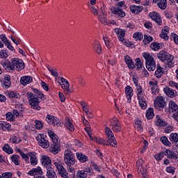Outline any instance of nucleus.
<instances>
[{"instance_id": "obj_54", "label": "nucleus", "mask_w": 178, "mask_h": 178, "mask_svg": "<svg viewBox=\"0 0 178 178\" xmlns=\"http://www.w3.org/2000/svg\"><path fill=\"white\" fill-rule=\"evenodd\" d=\"M103 40L105 42L106 46L107 47V48H108V49L112 48V43H111V41H109V39H108V38L104 37Z\"/></svg>"}, {"instance_id": "obj_7", "label": "nucleus", "mask_w": 178, "mask_h": 178, "mask_svg": "<svg viewBox=\"0 0 178 178\" xmlns=\"http://www.w3.org/2000/svg\"><path fill=\"white\" fill-rule=\"evenodd\" d=\"M154 106L156 111H159V112L163 111V109H165V107L166 106L165 98L162 96L157 97V99L154 101Z\"/></svg>"}, {"instance_id": "obj_29", "label": "nucleus", "mask_w": 178, "mask_h": 178, "mask_svg": "<svg viewBox=\"0 0 178 178\" xmlns=\"http://www.w3.org/2000/svg\"><path fill=\"white\" fill-rule=\"evenodd\" d=\"M10 127L12 125L9 123H6L5 121H0V129L3 131L8 130V131H10Z\"/></svg>"}, {"instance_id": "obj_51", "label": "nucleus", "mask_w": 178, "mask_h": 178, "mask_svg": "<svg viewBox=\"0 0 178 178\" xmlns=\"http://www.w3.org/2000/svg\"><path fill=\"white\" fill-rule=\"evenodd\" d=\"M44 124H42V122L40 120H35V129L36 130H41L42 129V127Z\"/></svg>"}, {"instance_id": "obj_25", "label": "nucleus", "mask_w": 178, "mask_h": 178, "mask_svg": "<svg viewBox=\"0 0 178 178\" xmlns=\"http://www.w3.org/2000/svg\"><path fill=\"white\" fill-rule=\"evenodd\" d=\"M33 81V77L30 76H22L20 79V83L22 86H27V84H30Z\"/></svg>"}, {"instance_id": "obj_60", "label": "nucleus", "mask_w": 178, "mask_h": 178, "mask_svg": "<svg viewBox=\"0 0 178 178\" xmlns=\"http://www.w3.org/2000/svg\"><path fill=\"white\" fill-rule=\"evenodd\" d=\"M77 80L80 86H86V81H84V78H82L81 76H78Z\"/></svg>"}, {"instance_id": "obj_14", "label": "nucleus", "mask_w": 178, "mask_h": 178, "mask_svg": "<svg viewBox=\"0 0 178 178\" xmlns=\"http://www.w3.org/2000/svg\"><path fill=\"white\" fill-rule=\"evenodd\" d=\"M163 91L168 97H170V98H175L177 97V92L168 86L163 88Z\"/></svg>"}, {"instance_id": "obj_3", "label": "nucleus", "mask_w": 178, "mask_h": 178, "mask_svg": "<svg viewBox=\"0 0 178 178\" xmlns=\"http://www.w3.org/2000/svg\"><path fill=\"white\" fill-rule=\"evenodd\" d=\"M156 56L161 62H165L168 67H173V56L168 51L161 50L157 53Z\"/></svg>"}, {"instance_id": "obj_31", "label": "nucleus", "mask_w": 178, "mask_h": 178, "mask_svg": "<svg viewBox=\"0 0 178 178\" xmlns=\"http://www.w3.org/2000/svg\"><path fill=\"white\" fill-rule=\"evenodd\" d=\"M169 112H177L178 111V106L177 104L173 101H170L169 102Z\"/></svg>"}, {"instance_id": "obj_4", "label": "nucleus", "mask_w": 178, "mask_h": 178, "mask_svg": "<svg viewBox=\"0 0 178 178\" xmlns=\"http://www.w3.org/2000/svg\"><path fill=\"white\" fill-rule=\"evenodd\" d=\"M143 58L145 59V65L149 72H154L156 69V65L154 57L150 54L144 52L143 54Z\"/></svg>"}, {"instance_id": "obj_23", "label": "nucleus", "mask_w": 178, "mask_h": 178, "mask_svg": "<svg viewBox=\"0 0 178 178\" xmlns=\"http://www.w3.org/2000/svg\"><path fill=\"white\" fill-rule=\"evenodd\" d=\"M1 66L6 70H13V67H12V60L10 61L8 59L2 60L1 63Z\"/></svg>"}, {"instance_id": "obj_41", "label": "nucleus", "mask_w": 178, "mask_h": 178, "mask_svg": "<svg viewBox=\"0 0 178 178\" xmlns=\"http://www.w3.org/2000/svg\"><path fill=\"white\" fill-rule=\"evenodd\" d=\"M138 99L139 105L141 109H143V110L147 109V101H145V98L142 97Z\"/></svg>"}, {"instance_id": "obj_15", "label": "nucleus", "mask_w": 178, "mask_h": 178, "mask_svg": "<svg viewBox=\"0 0 178 178\" xmlns=\"http://www.w3.org/2000/svg\"><path fill=\"white\" fill-rule=\"evenodd\" d=\"M149 86L151 87L152 92L154 95H158L159 93V88L158 87V81L155 82L150 81L149 82Z\"/></svg>"}, {"instance_id": "obj_24", "label": "nucleus", "mask_w": 178, "mask_h": 178, "mask_svg": "<svg viewBox=\"0 0 178 178\" xmlns=\"http://www.w3.org/2000/svg\"><path fill=\"white\" fill-rule=\"evenodd\" d=\"M115 33L118 35V40L121 42H123L124 41V35H126V30L124 29H115Z\"/></svg>"}, {"instance_id": "obj_55", "label": "nucleus", "mask_w": 178, "mask_h": 178, "mask_svg": "<svg viewBox=\"0 0 178 178\" xmlns=\"http://www.w3.org/2000/svg\"><path fill=\"white\" fill-rule=\"evenodd\" d=\"M4 45H6V47H7L8 49H10V51H12V52H16L15 47H13V46H12V43L10 41H8V42H7Z\"/></svg>"}, {"instance_id": "obj_53", "label": "nucleus", "mask_w": 178, "mask_h": 178, "mask_svg": "<svg viewBox=\"0 0 178 178\" xmlns=\"http://www.w3.org/2000/svg\"><path fill=\"white\" fill-rule=\"evenodd\" d=\"M49 72H50V73L52 74V76L54 77H58V72L56 71V69L54 68V69H51V67H47Z\"/></svg>"}, {"instance_id": "obj_63", "label": "nucleus", "mask_w": 178, "mask_h": 178, "mask_svg": "<svg viewBox=\"0 0 178 178\" xmlns=\"http://www.w3.org/2000/svg\"><path fill=\"white\" fill-rule=\"evenodd\" d=\"M172 40H174L175 43L178 45V35L176 33H172Z\"/></svg>"}, {"instance_id": "obj_47", "label": "nucleus", "mask_w": 178, "mask_h": 178, "mask_svg": "<svg viewBox=\"0 0 178 178\" xmlns=\"http://www.w3.org/2000/svg\"><path fill=\"white\" fill-rule=\"evenodd\" d=\"M133 38H134L136 41H143V33L141 32H136L134 33Z\"/></svg>"}, {"instance_id": "obj_10", "label": "nucleus", "mask_w": 178, "mask_h": 178, "mask_svg": "<svg viewBox=\"0 0 178 178\" xmlns=\"http://www.w3.org/2000/svg\"><path fill=\"white\" fill-rule=\"evenodd\" d=\"M59 79H60L61 83H63V84L61 85V88L65 90L64 92L65 95H70V94L72 93V90L69 88L70 87V83H69V81H67L66 79L63 77H59L58 80Z\"/></svg>"}, {"instance_id": "obj_40", "label": "nucleus", "mask_w": 178, "mask_h": 178, "mask_svg": "<svg viewBox=\"0 0 178 178\" xmlns=\"http://www.w3.org/2000/svg\"><path fill=\"white\" fill-rule=\"evenodd\" d=\"M88 171L79 170L76 173L77 178H87Z\"/></svg>"}, {"instance_id": "obj_30", "label": "nucleus", "mask_w": 178, "mask_h": 178, "mask_svg": "<svg viewBox=\"0 0 178 178\" xmlns=\"http://www.w3.org/2000/svg\"><path fill=\"white\" fill-rule=\"evenodd\" d=\"M76 158L78 161H79V162H81L82 163H84L85 162H87L88 161V156L80 152L76 153Z\"/></svg>"}, {"instance_id": "obj_38", "label": "nucleus", "mask_w": 178, "mask_h": 178, "mask_svg": "<svg viewBox=\"0 0 178 178\" xmlns=\"http://www.w3.org/2000/svg\"><path fill=\"white\" fill-rule=\"evenodd\" d=\"M164 155H165V156L170 159H175V158H176V153L170 151V149H166L164 152Z\"/></svg>"}, {"instance_id": "obj_58", "label": "nucleus", "mask_w": 178, "mask_h": 178, "mask_svg": "<svg viewBox=\"0 0 178 178\" xmlns=\"http://www.w3.org/2000/svg\"><path fill=\"white\" fill-rule=\"evenodd\" d=\"M0 178H12V172H4L0 175Z\"/></svg>"}, {"instance_id": "obj_16", "label": "nucleus", "mask_w": 178, "mask_h": 178, "mask_svg": "<svg viewBox=\"0 0 178 178\" xmlns=\"http://www.w3.org/2000/svg\"><path fill=\"white\" fill-rule=\"evenodd\" d=\"M49 151L54 155L58 154L60 151V143H52L49 147Z\"/></svg>"}, {"instance_id": "obj_62", "label": "nucleus", "mask_w": 178, "mask_h": 178, "mask_svg": "<svg viewBox=\"0 0 178 178\" xmlns=\"http://www.w3.org/2000/svg\"><path fill=\"white\" fill-rule=\"evenodd\" d=\"M168 173H172V175H175V168L173 167H167L165 169Z\"/></svg>"}, {"instance_id": "obj_11", "label": "nucleus", "mask_w": 178, "mask_h": 178, "mask_svg": "<svg viewBox=\"0 0 178 178\" xmlns=\"http://www.w3.org/2000/svg\"><path fill=\"white\" fill-rule=\"evenodd\" d=\"M149 17L150 19H152V20L155 22L158 26H162V18H161L159 13L156 12L150 13L149 14Z\"/></svg>"}, {"instance_id": "obj_36", "label": "nucleus", "mask_w": 178, "mask_h": 178, "mask_svg": "<svg viewBox=\"0 0 178 178\" xmlns=\"http://www.w3.org/2000/svg\"><path fill=\"white\" fill-rule=\"evenodd\" d=\"M65 121V126L66 129L70 131H74V125H73V123H72L69 119H66Z\"/></svg>"}, {"instance_id": "obj_1", "label": "nucleus", "mask_w": 178, "mask_h": 178, "mask_svg": "<svg viewBox=\"0 0 178 178\" xmlns=\"http://www.w3.org/2000/svg\"><path fill=\"white\" fill-rule=\"evenodd\" d=\"M32 90L34 93L31 92H28L26 93L29 104L32 109H35V111H41L40 99H42V101H45L47 97H45V95L42 94V92L40 91V90L37 88H33Z\"/></svg>"}, {"instance_id": "obj_49", "label": "nucleus", "mask_w": 178, "mask_h": 178, "mask_svg": "<svg viewBox=\"0 0 178 178\" xmlns=\"http://www.w3.org/2000/svg\"><path fill=\"white\" fill-rule=\"evenodd\" d=\"M160 140L164 145H170V142L169 141V139H168V137L166 136L161 137Z\"/></svg>"}, {"instance_id": "obj_18", "label": "nucleus", "mask_w": 178, "mask_h": 178, "mask_svg": "<svg viewBox=\"0 0 178 178\" xmlns=\"http://www.w3.org/2000/svg\"><path fill=\"white\" fill-rule=\"evenodd\" d=\"M133 92V88H131L130 86H127L125 88V94L127 95L128 104H130L131 102V98L134 95Z\"/></svg>"}, {"instance_id": "obj_22", "label": "nucleus", "mask_w": 178, "mask_h": 178, "mask_svg": "<svg viewBox=\"0 0 178 178\" xmlns=\"http://www.w3.org/2000/svg\"><path fill=\"white\" fill-rule=\"evenodd\" d=\"M41 162L42 165H43L46 168H51V160L49 156L47 155L42 156Z\"/></svg>"}, {"instance_id": "obj_57", "label": "nucleus", "mask_w": 178, "mask_h": 178, "mask_svg": "<svg viewBox=\"0 0 178 178\" xmlns=\"http://www.w3.org/2000/svg\"><path fill=\"white\" fill-rule=\"evenodd\" d=\"M1 56L0 58H8V56H9V55L8 54V50H1Z\"/></svg>"}, {"instance_id": "obj_28", "label": "nucleus", "mask_w": 178, "mask_h": 178, "mask_svg": "<svg viewBox=\"0 0 178 178\" xmlns=\"http://www.w3.org/2000/svg\"><path fill=\"white\" fill-rule=\"evenodd\" d=\"M156 126H158L159 127H165V126H168V122L161 119V117H159V115H156Z\"/></svg>"}, {"instance_id": "obj_42", "label": "nucleus", "mask_w": 178, "mask_h": 178, "mask_svg": "<svg viewBox=\"0 0 178 178\" xmlns=\"http://www.w3.org/2000/svg\"><path fill=\"white\" fill-rule=\"evenodd\" d=\"M11 161L16 165V166H19L20 163H19V159H20V156L17 154H13L11 157Z\"/></svg>"}, {"instance_id": "obj_48", "label": "nucleus", "mask_w": 178, "mask_h": 178, "mask_svg": "<svg viewBox=\"0 0 178 178\" xmlns=\"http://www.w3.org/2000/svg\"><path fill=\"white\" fill-rule=\"evenodd\" d=\"M135 62H136V66L137 67V70H141V69H143V63L141 61L140 58H137L135 60Z\"/></svg>"}, {"instance_id": "obj_43", "label": "nucleus", "mask_w": 178, "mask_h": 178, "mask_svg": "<svg viewBox=\"0 0 178 178\" xmlns=\"http://www.w3.org/2000/svg\"><path fill=\"white\" fill-rule=\"evenodd\" d=\"M143 163H144V161H143V159L138 160L136 162L138 173H141V172L144 170L143 168Z\"/></svg>"}, {"instance_id": "obj_8", "label": "nucleus", "mask_w": 178, "mask_h": 178, "mask_svg": "<svg viewBox=\"0 0 178 178\" xmlns=\"http://www.w3.org/2000/svg\"><path fill=\"white\" fill-rule=\"evenodd\" d=\"M110 126L111 127V130L115 131V133H120V131H122V125L116 117H114L110 120Z\"/></svg>"}, {"instance_id": "obj_64", "label": "nucleus", "mask_w": 178, "mask_h": 178, "mask_svg": "<svg viewBox=\"0 0 178 178\" xmlns=\"http://www.w3.org/2000/svg\"><path fill=\"white\" fill-rule=\"evenodd\" d=\"M140 173L142 174V178H149L146 170H143Z\"/></svg>"}, {"instance_id": "obj_33", "label": "nucleus", "mask_w": 178, "mask_h": 178, "mask_svg": "<svg viewBox=\"0 0 178 178\" xmlns=\"http://www.w3.org/2000/svg\"><path fill=\"white\" fill-rule=\"evenodd\" d=\"M162 74H163V68L161 67V65H157V68L154 75L157 79H161V77H162Z\"/></svg>"}, {"instance_id": "obj_17", "label": "nucleus", "mask_w": 178, "mask_h": 178, "mask_svg": "<svg viewBox=\"0 0 178 178\" xmlns=\"http://www.w3.org/2000/svg\"><path fill=\"white\" fill-rule=\"evenodd\" d=\"M124 61L127 65V67L129 69V70H133L134 67H136V65H134V62L133 61V59H131V56H129L128 55L125 56Z\"/></svg>"}, {"instance_id": "obj_56", "label": "nucleus", "mask_w": 178, "mask_h": 178, "mask_svg": "<svg viewBox=\"0 0 178 178\" xmlns=\"http://www.w3.org/2000/svg\"><path fill=\"white\" fill-rule=\"evenodd\" d=\"M33 170H35V175L36 176H38V175H42V170L40 166L37 167L36 168H33Z\"/></svg>"}, {"instance_id": "obj_2", "label": "nucleus", "mask_w": 178, "mask_h": 178, "mask_svg": "<svg viewBox=\"0 0 178 178\" xmlns=\"http://www.w3.org/2000/svg\"><path fill=\"white\" fill-rule=\"evenodd\" d=\"M105 133L106 135L107 141L102 138H95V141L97 144H100L101 145H111L114 148L118 147V142L116 141V138H115V135L111 129V128L106 127Z\"/></svg>"}, {"instance_id": "obj_12", "label": "nucleus", "mask_w": 178, "mask_h": 178, "mask_svg": "<svg viewBox=\"0 0 178 178\" xmlns=\"http://www.w3.org/2000/svg\"><path fill=\"white\" fill-rule=\"evenodd\" d=\"M46 120L49 124H52V126H60V124H59V119H58L56 117L47 115L46 117Z\"/></svg>"}, {"instance_id": "obj_52", "label": "nucleus", "mask_w": 178, "mask_h": 178, "mask_svg": "<svg viewBox=\"0 0 178 178\" xmlns=\"http://www.w3.org/2000/svg\"><path fill=\"white\" fill-rule=\"evenodd\" d=\"M165 156V152H161L159 154H156L154 158L156 161H162V158Z\"/></svg>"}, {"instance_id": "obj_46", "label": "nucleus", "mask_w": 178, "mask_h": 178, "mask_svg": "<svg viewBox=\"0 0 178 178\" xmlns=\"http://www.w3.org/2000/svg\"><path fill=\"white\" fill-rule=\"evenodd\" d=\"M2 149L3 151H4V152H6L7 154H13V149L10 148V146H9V145L8 144H5L3 146Z\"/></svg>"}, {"instance_id": "obj_45", "label": "nucleus", "mask_w": 178, "mask_h": 178, "mask_svg": "<svg viewBox=\"0 0 178 178\" xmlns=\"http://www.w3.org/2000/svg\"><path fill=\"white\" fill-rule=\"evenodd\" d=\"M154 41V38L152 36H148L147 35H144L143 44L144 45H147L149 44V42H152Z\"/></svg>"}, {"instance_id": "obj_50", "label": "nucleus", "mask_w": 178, "mask_h": 178, "mask_svg": "<svg viewBox=\"0 0 178 178\" xmlns=\"http://www.w3.org/2000/svg\"><path fill=\"white\" fill-rule=\"evenodd\" d=\"M8 97L10 98H17V99H20V94L16 92H10L9 94H8Z\"/></svg>"}, {"instance_id": "obj_19", "label": "nucleus", "mask_w": 178, "mask_h": 178, "mask_svg": "<svg viewBox=\"0 0 178 178\" xmlns=\"http://www.w3.org/2000/svg\"><path fill=\"white\" fill-rule=\"evenodd\" d=\"M1 87L3 88H5L6 90L9 88L12 85V83L10 82V76L6 75V76L4 77L3 81H1Z\"/></svg>"}, {"instance_id": "obj_35", "label": "nucleus", "mask_w": 178, "mask_h": 178, "mask_svg": "<svg viewBox=\"0 0 178 178\" xmlns=\"http://www.w3.org/2000/svg\"><path fill=\"white\" fill-rule=\"evenodd\" d=\"M47 176L49 178H56V174L55 173V171L54 170V168H52V167H49L47 168Z\"/></svg>"}, {"instance_id": "obj_27", "label": "nucleus", "mask_w": 178, "mask_h": 178, "mask_svg": "<svg viewBox=\"0 0 178 178\" xmlns=\"http://www.w3.org/2000/svg\"><path fill=\"white\" fill-rule=\"evenodd\" d=\"M92 48L95 52H97L99 55L102 52V47H101V43L98 41H95L92 44Z\"/></svg>"}, {"instance_id": "obj_61", "label": "nucleus", "mask_w": 178, "mask_h": 178, "mask_svg": "<svg viewBox=\"0 0 178 178\" xmlns=\"http://www.w3.org/2000/svg\"><path fill=\"white\" fill-rule=\"evenodd\" d=\"M0 39L1 41H3V44H6L9 42V40H8V38L5 35V34H2L0 35Z\"/></svg>"}, {"instance_id": "obj_5", "label": "nucleus", "mask_w": 178, "mask_h": 178, "mask_svg": "<svg viewBox=\"0 0 178 178\" xmlns=\"http://www.w3.org/2000/svg\"><path fill=\"white\" fill-rule=\"evenodd\" d=\"M64 162L67 166H73L76 163V156L73 154V152L67 149L64 153Z\"/></svg>"}, {"instance_id": "obj_59", "label": "nucleus", "mask_w": 178, "mask_h": 178, "mask_svg": "<svg viewBox=\"0 0 178 178\" xmlns=\"http://www.w3.org/2000/svg\"><path fill=\"white\" fill-rule=\"evenodd\" d=\"M6 118L7 120L12 122V120H13V114L10 112H8L6 114Z\"/></svg>"}, {"instance_id": "obj_21", "label": "nucleus", "mask_w": 178, "mask_h": 178, "mask_svg": "<svg viewBox=\"0 0 178 178\" xmlns=\"http://www.w3.org/2000/svg\"><path fill=\"white\" fill-rule=\"evenodd\" d=\"M36 140H38V144L40 147H42V148H49V142L47 139L44 138H40L39 137H37Z\"/></svg>"}, {"instance_id": "obj_20", "label": "nucleus", "mask_w": 178, "mask_h": 178, "mask_svg": "<svg viewBox=\"0 0 178 178\" xmlns=\"http://www.w3.org/2000/svg\"><path fill=\"white\" fill-rule=\"evenodd\" d=\"M37 154L35 152H31L28 153V156H30V162L32 166H35L38 163V160L37 159Z\"/></svg>"}, {"instance_id": "obj_44", "label": "nucleus", "mask_w": 178, "mask_h": 178, "mask_svg": "<svg viewBox=\"0 0 178 178\" xmlns=\"http://www.w3.org/2000/svg\"><path fill=\"white\" fill-rule=\"evenodd\" d=\"M157 5L160 9L165 10V8L168 6V1L166 0H160Z\"/></svg>"}, {"instance_id": "obj_13", "label": "nucleus", "mask_w": 178, "mask_h": 178, "mask_svg": "<svg viewBox=\"0 0 178 178\" xmlns=\"http://www.w3.org/2000/svg\"><path fill=\"white\" fill-rule=\"evenodd\" d=\"M54 165L56 166V169H58L61 177L67 178V171L65 169L62 165L58 163L57 162L54 163Z\"/></svg>"}, {"instance_id": "obj_39", "label": "nucleus", "mask_w": 178, "mask_h": 178, "mask_svg": "<svg viewBox=\"0 0 178 178\" xmlns=\"http://www.w3.org/2000/svg\"><path fill=\"white\" fill-rule=\"evenodd\" d=\"M170 141H172V144H176L178 142V134L177 133L170 134Z\"/></svg>"}, {"instance_id": "obj_26", "label": "nucleus", "mask_w": 178, "mask_h": 178, "mask_svg": "<svg viewBox=\"0 0 178 178\" xmlns=\"http://www.w3.org/2000/svg\"><path fill=\"white\" fill-rule=\"evenodd\" d=\"M143 9H144V7L141 6H130L131 12L134 13V15H138V13H141V12H143Z\"/></svg>"}, {"instance_id": "obj_32", "label": "nucleus", "mask_w": 178, "mask_h": 178, "mask_svg": "<svg viewBox=\"0 0 178 178\" xmlns=\"http://www.w3.org/2000/svg\"><path fill=\"white\" fill-rule=\"evenodd\" d=\"M168 33L169 28L165 26V29L161 31V33L160 34L161 38H163L165 41H168V40H169V36H168Z\"/></svg>"}, {"instance_id": "obj_6", "label": "nucleus", "mask_w": 178, "mask_h": 178, "mask_svg": "<svg viewBox=\"0 0 178 178\" xmlns=\"http://www.w3.org/2000/svg\"><path fill=\"white\" fill-rule=\"evenodd\" d=\"M13 70L20 72L25 67L24 62L19 58H11Z\"/></svg>"}, {"instance_id": "obj_34", "label": "nucleus", "mask_w": 178, "mask_h": 178, "mask_svg": "<svg viewBox=\"0 0 178 178\" xmlns=\"http://www.w3.org/2000/svg\"><path fill=\"white\" fill-rule=\"evenodd\" d=\"M145 116L148 120H151L155 116V114L154 113V108H149L147 111Z\"/></svg>"}, {"instance_id": "obj_9", "label": "nucleus", "mask_w": 178, "mask_h": 178, "mask_svg": "<svg viewBox=\"0 0 178 178\" xmlns=\"http://www.w3.org/2000/svg\"><path fill=\"white\" fill-rule=\"evenodd\" d=\"M110 10L113 15H115L117 17H119V20L120 19H122V17H124L126 16V13L120 7H113L111 6L110 8Z\"/></svg>"}, {"instance_id": "obj_37", "label": "nucleus", "mask_w": 178, "mask_h": 178, "mask_svg": "<svg viewBox=\"0 0 178 178\" xmlns=\"http://www.w3.org/2000/svg\"><path fill=\"white\" fill-rule=\"evenodd\" d=\"M161 47H162V43H158L156 42H154L150 44V48L152 51H159Z\"/></svg>"}]
</instances>
